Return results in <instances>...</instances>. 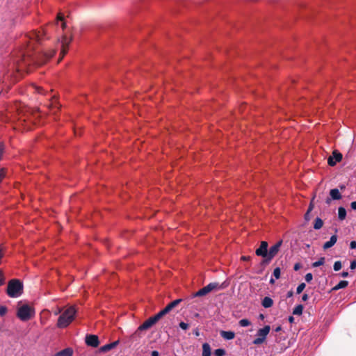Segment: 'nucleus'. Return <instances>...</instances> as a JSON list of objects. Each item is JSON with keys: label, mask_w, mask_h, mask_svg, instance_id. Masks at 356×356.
Listing matches in <instances>:
<instances>
[{"label": "nucleus", "mask_w": 356, "mask_h": 356, "mask_svg": "<svg viewBox=\"0 0 356 356\" xmlns=\"http://www.w3.org/2000/svg\"><path fill=\"white\" fill-rule=\"evenodd\" d=\"M23 282L18 279L10 280L8 282L6 293L10 298H16L21 296L23 293Z\"/></svg>", "instance_id": "f257e3e1"}, {"label": "nucleus", "mask_w": 356, "mask_h": 356, "mask_svg": "<svg viewBox=\"0 0 356 356\" xmlns=\"http://www.w3.org/2000/svg\"><path fill=\"white\" fill-rule=\"evenodd\" d=\"M76 311L74 306L68 307L59 317L57 326L60 328L67 327L74 320Z\"/></svg>", "instance_id": "f03ea898"}, {"label": "nucleus", "mask_w": 356, "mask_h": 356, "mask_svg": "<svg viewBox=\"0 0 356 356\" xmlns=\"http://www.w3.org/2000/svg\"><path fill=\"white\" fill-rule=\"evenodd\" d=\"M34 311L28 305H24L19 307L17 316L22 321H27L34 316Z\"/></svg>", "instance_id": "7ed1b4c3"}, {"label": "nucleus", "mask_w": 356, "mask_h": 356, "mask_svg": "<svg viewBox=\"0 0 356 356\" xmlns=\"http://www.w3.org/2000/svg\"><path fill=\"white\" fill-rule=\"evenodd\" d=\"M282 243V241H279L270 248L269 250H268V258L266 259H262V261L260 262V265L261 266H266L270 264L271 260L277 254L278 252L280 251Z\"/></svg>", "instance_id": "20e7f679"}, {"label": "nucleus", "mask_w": 356, "mask_h": 356, "mask_svg": "<svg viewBox=\"0 0 356 356\" xmlns=\"http://www.w3.org/2000/svg\"><path fill=\"white\" fill-rule=\"evenodd\" d=\"M224 289V286L222 284L220 285L217 282H211L207 286H204L199 291H197L196 293L193 294V297H200V296H206L209 292L212 291L214 289Z\"/></svg>", "instance_id": "39448f33"}, {"label": "nucleus", "mask_w": 356, "mask_h": 356, "mask_svg": "<svg viewBox=\"0 0 356 356\" xmlns=\"http://www.w3.org/2000/svg\"><path fill=\"white\" fill-rule=\"evenodd\" d=\"M270 330V325H265L263 328L259 329L257 332V338L252 341L254 345L261 344L266 339L267 335L269 334Z\"/></svg>", "instance_id": "423d86ee"}, {"label": "nucleus", "mask_w": 356, "mask_h": 356, "mask_svg": "<svg viewBox=\"0 0 356 356\" xmlns=\"http://www.w3.org/2000/svg\"><path fill=\"white\" fill-rule=\"evenodd\" d=\"M30 59L25 58L23 55V58L21 60L17 61L16 74H14V81H17L19 77L22 75V72L24 71L26 66L29 65Z\"/></svg>", "instance_id": "0eeeda50"}, {"label": "nucleus", "mask_w": 356, "mask_h": 356, "mask_svg": "<svg viewBox=\"0 0 356 356\" xmlns=\"http://www.w3.org/2000/svg\"><path fill=\"white\" fill-rule=\"evenodd\" d=\"M160 317L156 314L154 316L149 318L147 320H146L143 324H141L136 331L135 334H138V332L140 331H143L145 330H147L152 327L154 324H156L159 320Z\"/></svg>", "instance_id": "6e6552de"}, {"label": "nucleus", "mask_w": 356, "mask_h": 356, "mask_svg": "<svg viewBox=\"0 0 356 356\" xmlns=\"http://www.w3.org/2000/svg\"><path fill=\"white\" fill-rule=\"evenodd\" d=\"M72 37L68 38L66 35H63L62 36L61 50H60V58L58 59V63L62 60L63 57L67 53L69 45H70V42H72Z\"/></svg>", "instance_id": "1a4fd4ad"}, {"label": "nucleus", "mask_w": 356, "mask_h": 356, "mask_svg": "<svg viewBox=\"0 0 356 356\" xmlns=\"http://www.w3.org/2000/svg\"><path fill=\"white\" fill-rule=\"evenodd\" d=\"M268 242L263 241L261 242L259 247L256 249L255 254L258 257H261L263 259H266L268 258Z\"/></svg>", "instance_id": "9d476101"}, {"label": "nucleus", "mask_w": 356, "mask_h": 356, "mask_svg": "<svg viewBox=\"0 0 356 356\" xmlns=\"http://www.w3.org/2000/svg\"><path fill=\"white\" fill-rule=\"evenodd\" d=\"M181 299H177L170 302L165 308L161 310L157 315L161 318L163 316L168 314L173 308L177 307L181 302Z\"/></svg>", "instance_id": "9b49d317"}, {"label": "nucleus", "mask_w": 356, "mask_h": 356, "mask_svg": "<svg viewBox=\"0 0 356 356\" xmlns=\"http://www.w3.org/2000/svg\"><path fill=\"white\" fill-rule=\"evenodd\" d=\"M85 342L88 346L92 348H97L99 344V337L95 334H86Z\"/></svg>", "instance_id": "f8f14e48"}, {"label": "nucleus", "mask_w": 356, "mask_h": 356, "mask_svg": "<svg viewBox=\"0 0 356 356\" xmlns=\"http://www.w3.org/2000/svg\"><path fill=\"white\" fill-rule=\"evenodd\" d=\"M342 157V154L339 151L334 150L332 152V155L329 156L327 163L330 166H334L337 162L341 161Z\"/></svg>", "instance_id": "ddd939ff"}, {"label": "nucleus", "mask_w": 356, "mask_h": 356, "mask_svg": "<svg viewBox=\"0 0 356 356\" xmlns=\"http://www.w3.org/2000/svg\"><path fill=\"white\" fill-rule=\"evenodd\" d=\"M47 33L44 30L42 31H33L29 35V38L31 40H35L37 42H40L42 40L43 36H45Z\"/></svg>", "instance_id": "4468645a"}, {"label": "nucleus", "mask_w": 356, "mask_h": 356, "mask_svg": "<svg viewBox=\"0 0 356 356\" xmlns=\"http://www.w3.org/2000/svg\"><path fill=\"white\" fill-rule=\"evenodd\" d=\"M56 54L55 49H49L42 53V60L38 61L39 65L44 64L47 60H49Z\"/></svg>", "instance_id": "2eb2a0df"}, {"label": "nucleus", "mask_w": 356, "mask_h": 356, "mask_svg": "<svg viewBox=\"0 0 356 356\" xmlns=\"http://www.w3.org/2000/svg\"><path fill=\"white\" fill-rule=\"evenodd\" d=\"M118 343H119L118 341H113L112 343H110L106 344L104 346H102V347H100L99 350L100 353L108 352L109 350H111L113 348H115L118 346Z\"/></svg>", "instance_id": "dca6fc26"}, {"label": "nucleus", "mask_w": 356, "mask_h": 356, "mask_svg": "<svg viewBox=\"0 0 356 356\" xmlns=\"http://www.w3.org/2000/svg\"><path fill=\"white\" fill-rule=\"evenodd\" d=\"M220 334L225 340H232L235 337V333L233 331L221 330Z\"/></svg>", "instance_id": "f3484780"}, {"label": "nucleus", "mask_w": 356, "mask_h": 356, "mask_svg": "<svg viewBox=\"0 0 356 356\" xmlns=\"http://www.w3.org/2000/svg\"><path fill=\"white\" fill-rule=\"evenodd\" d=\"M337 241V236L332 235L330 237V240L323 244V249L327 250V249L330 248L336 243Z\"/></svg>", "instance_id": "a211bd4d"}, {"label": "nucleus", "mask_w": 356, "mask_h": 356, "mask_svg": "<svg viewBox=\"0 0 356 356\" xmlns=\"http://www.w3.org/2000/svg\"><path fill=\"white\" fill-rule=\"evenodd\" d=\"M73 350L72 348H66L60 351H58L54 356H72Z\"/></svg>", "instance_id": "6ab92c4d"}, {"label": "nucleus", "mask_w": 356, "mask_h": 356, "mask_svg": "<svg viewBox=\"0 0 356 356\" xmlns=\"http://www.w3.org/2000/svg\"><path fill=\"white\" fill-rule=\"evenodd\" d=\"M330 195L331 199L334 200H338L341 198V195L337 188L331 189L330 191Z\"/></svg>", "instance_id": "aec40b11"}, {"label": "nucleus", "mask_w": 356, "mask_h": 356, "mask_svg": "<svg viewBox=\"0 0 356 356\" xmlns=\"http://www.w3.org/2000/svg\"><path fill=\"white\" fill-rule=\"evenodd\" d=\"M273 299L268 296L265 297L261 301V305L264 308H270L273 306Z\"/></svg>", "instance_id": "412c9836"}, {"label": "nucleus", "mask_w": 356, "mask_h": 356, "mask_svg": "<svg viewBox=\"0 0 356 356\" xmlns=\"http://www.w3.org/2000/svg\"><path fill=\"white\" fill-rule=\"evenodd\" d=\"M347 215L346 210L343 207H339L338 208V219L341 221L346 219Z\"/></svg>", "instance_id": "4be33fe9"}, {"label": "nucleus", "mask_w": 356, "mask_h": 356, "mask_svg": "<svg viewBox=\"0 0 356 356\" xmlns=\"http://www.w3.org/2000/svg\"><path fill=\"white\" fill-rule=\"evenodd\" d=\"M211 347L208 343L202 344V356H211Z\"/></svg>", "instance_id": "5701e85b"}, {"label": "nucleus", "mask_w": 356, "mask_h": 356, "mask_svg": "<svg viewBox=\"0 0 356 356\" xmlns=\"http://www.w3.org/2000/svg\"><path fill=\"white\" fill-rule=\"evenodd\" d=\"M348 285V282L346 280L340 281L336 286L332 288L333 291H338L341 289L346 288Z\"/></svg>", "instance_id": "b1692460"}, {"label": "nucleus", "mask_w": 356, "mask_h": 356, "mask_svg": "<svg viewBox=\"0 0 356 356\" xmlns=\"http://www.w3.org/2000/svg\"><path fill=\"white\" fill-rule=\"evenodd\" d=\"M323 225V222L321 218L317 217L315 219L314 224V228L316 230L320 229Z\"/></svg>", "instance_id": "393cba45"}, {"label": "nucleus", "mask_w": 356, "mask_h": 356, "mask_svg": "<svg viewBox=\"0 0 356 356\" xmlns=\"http://www.w3.org/2000/svg\"><path fill=\"white\" fill-rule=\"evenodd\" d=\"M302 311H303V306L302 305H298L294 307V309L293 310V314L300 316L302 314Z\"/></svg>", "instance_id": "a878e982"}, {"label": "nucleus", "mask_w": 356, "mask_h": 356, "mask_svg": "<svg viewBox=\"0 0 356 356\" xmlns=\"http://www.w3.org/2000/svg\"><path fill=\"white\" fill-rule=\"evenodd\" d=\"M58 21L61 22V27L63 29H65L66 27V23L64 22V16L61 13H58L57 15V22Z\"/></svg>", "instance_id": "bb28decb"}, {"label": "nucleus", "mask_w": 356, "mask_h": 356, "mask_svg": "<svg viewBox=\"0 0 356 356\" xmlns=\"http://www.w3.org/2000/svg\"><path fill=\"white\" fill-rule=\"evenodd\" d=\"M325 257H321L318 261H316L312 264V267L316 268V267L323 265L325 263Z\"/></svg>", "instance_id": "cd10ccee"}, {"label": "nucleus", "mask_w": 356, "mask_h": 356, "mask_svg": "<svg viewBox=\"0 0 356 356\" xmlns=\"http://www.w3.org/2000/svg\"><path fill=\"white\" fill-rule=\"evenodd\" d=\"M213 354L215 356H224L226 354V351L223 348H218L214 350Z\"/></svg>", "instance_id": "c85d7f7f"}, {"label": "nucleus", "mask_w": 356, "mask_h": 356, "mask_svg": "<svg viewBox=\"0 0 356 356\" xmlns=\"http://www.w3.org/2000/svg\"><path fill=\"white\" fill-rule=\"evenodd\" d=\"M238 324L241 327H248L250 325V321L247 318H243L239 321Z\"/></svg>", "instance_id": "c756f323"}, {"label": "nucleus", "mask_w": 356, "mask_h": 356, "mask_svg": "<svg viewBox=\"0 0 356 356\" xmlns=\"http://www.w3.org/2000/svg\"><path fill=\"white\" fill-rule=\"evenodd\" d=\"M273 275L276 280L279 279L280 277V275H281L280 268H279V267L275 268L273 270Z\"/></svg>", "instance_id": "7c9ffc66"}, {"label": "nucleus", "mask_w": 356, "mask_h": 356, "mask_svg": "<svg viewBox=\"0 0 356 356\" xmlns=\"http://www.w3.org/2000/svg\"><path fill=\"white\" fill-rule=\"evenodd\" d=\"M305 286H306L305 283L302 282V283L300 284L296 289V293L297 294L301 293L302 292V291L305 289Z\"/></svg>", "instance_id": "2f4dec72"}, {"label": "nucleus", "mask_w": 356, "mask_h": 356, "mask_svg": "<svg viewBox=\"0 0 356 356\" xmlns=\"http://www.w3.org/2000/svg\"><path fill=\"white\" fill-rule=\"evenodd\" d=\"M341 262L340 261H337L334 262L333 265V269L334 271H339L341 268Z\"/></svg>", "instance_id": "473e14b6"}, {"label": "nucleus", "mask_w": 356, "mask_h": 356, "mask_svg": "<svg viewBox=\"0 0 356 356\" xmlns=\"http://www.w3.org/2000/svg\"><path fill=\"white\" fill-rule=\"evenodd\" d=\"M179 327L184 330H186L188 328L189 325L184 321H181L179 323Z\"/></svg>", "instance_id": "72a5a7b5"}, {"label": "nucleus", "mask_w": 356, "mask_h": 356, "mask_svg": "<svg viewBox=\"0 0 356 356\" xmlns=\"http://www.w3.org/2000/svg\"><path fill=\"white\" fill-rule=\"evenodd\" d=\"M7 311H8V309L6 306H1L0 307V316H4L6 314Z\"/></svg>", "instance_id": "f704fd0d"}, {"label": "nucleus", "mask_w": 356, "mask_h": 356, "mask_svg": "<svg viewBox=\"0 0 356 356\" xmlns=\"http://www.w3.org/2000/svg\"><path fill=\"white\" fill-rule=\"evenodd\" d=\"M305 281L307 282H310L313 279V275L311 273H308L305 276Z\"/></svg>", "instance_id": "c9c22d12"}, {"label": "nucleus", "mask_w": 356, "mask_h": 356, "mask_svg": "<svg viewBox=\"0 0 356 356\" xmlns=\"http://www.w3.org/2000/svg\"><path fill=\"white\" fill-rule=\"evenodd\" d=\"M4 177H5V170L3 168H1L0 169V184L2 182Z\"/></svg>", "instance_id": "e433bc0d"}, {"label": "nucleus", "mask_w": 356, "mask_h": 356, "mask_svg": "<svg viewBox=\"0 0 356 356\" xmlns=\"http://www.w3.org/2000/svg\"><path fill=\"white\" fill-rule=\"evenodd\" d=\"M350 268L351 270H355L356 269V261L355 260H353L350 262Z\"/></svg>", "instance_id": "4c0bfd02"}, {"label": "nucleus", "mask_w": 356, "mask_h": 356, "mask_svg": "<svg viewBox=\"0 0 356 356\" xmlns=\"http://www.w3.org/2000/svg\"><path fill=\"white\" fill-rule=\"evenodd\" d=\"M4 284V278L3 276V273L0 269V286H2Z\"/></svg>", "instance_id": "58836bf2"}, {"label": "nucleus", "mask_w": 356, "mask_h": 356, "mask_svg": "<svg viewBox=\"0 0 356 356\" xmlns=\"http://www.w3.org/2000/svg\"><path fill=\"white\" fill-rule=\"evenodd\" d=\"M350 249H355L356 248V241H352L350 243Z\"/></svg>", "instance_id": "ea45409f"}, {"label": "nucleus", "mask_w": 356, "mask_h": 356, "mask_svg": "<svg viewBox=\"0 0 356 356\" xmlns=\"http://www.w3.org/2000/svg\"><path fill=\"white\" fill-rule=\"evenodd\" d=\"M348 275H349V273L348 271H343L342 273H340V276L342 277H348Z\"/></svg>", "instance_id": "a19ab883"}, {"label": "nucleus", "mask_w": 356, "mask_h": 356, "mask_svg": "<svg viewBox=\"0 0 356 356\" xmlns=\"http://www.w3.org/2000/svg\"><path fill=\"white\" fill-rule=\"evenodd\" d=\"M309 298V296L307 294V293H304L302 296V301H307Z\"/></svg>", "instance_id": "79ce46f5"}, {"label": "nucleus", "mask_w": 356, "mask_h": 356, "mask_svg": "<svg viewBox=\"0 0 356 356\" xmlns=\"http://www.w3.org/2000/svg\"><path fill=\"white\" fill-rule=\"evenodd\" d=\"M251 259V257L250 256H242L241 260L243 261H250Z\"/></svg>", "instance_id": "37998d69"}, {"label": "nucleus", "mask_w": 356, "mask_h": 356, "mask_svg": "<svg viewBox=\"0 0 356 356\" xmlns=\"http://www.w3.org/2000/svg\"><path fill=\"white\" fill-rule=\"evenodd\" d=\"M293 296V291L292 290L289 291L286 293V298H291Z\"/></svg>", "instance_id": "c03bdc74"}, {"label": "nucleus", "mask_w": 356, "mask_h": 356, "mask_svg": "<svg viewBox=\"0 0 356 356\" xmlns=\"http://www.w3.org/2000/svg\"><path fill=\"white\" fill-rule=\"evenodd\" d=\"M350 207L352 209L356 210V201L351 202Z\"/></svg>", "instance_id": "a18cd8bd"}, {"label": "nucleus", "mask_w": 356, "mask_h": 356, "mask_svg": "<svg viewBox=\"0 0 356 356\" xmlns=\"http://www.w3.org/2000/svg\"><path fill=\"white\" fill-rule=\"evenodd\" d=\"M151 356H159V353L157 350H153L151 353Z\"/></svg>", "instance_id": "49530a36"}, {"label": "nucleus", "mask_w": 356, "mask_h": 356, "mask_svg": "<svg viewBox=\"0 0 356 356\" xmlns=\"http://www.w3.org/2000/svg\"><path fill=\"white\" fill-rule=\"evenodd\" d=\"M313 208H314L313 204L310 203V204H309V206L308 207V209H307L308 213H310L312 211Z\"/></svg>", "instance_id": "de8ad7c7"}, {"label": "nucleus", "mask_w": 356, "mask_h": 356, "mask_svg": "<svg viewBox=\"0 0 356 356\" xmlns=\"http://www.w3.org/2000/svg\"><path fill=\"white\" fill-rule=\"evenodd\" d=\"M305 218L306 220H309V213H308V211H307L306 213L305 214Z\"/></svg>", "instance_id": "09e8293b"}, {"label": "nucleus", "mask_w": 356, "mask_h": 356, "mask_svg": "<svg viewBox=\"0 0 356 356\" xmlns=\"http://www.w3.org/2000/svg\"><path fill=\"white\" fill-rule=\"evenodd\" d=\"M299 268H300V264H296L294 265L293 269H294L295 270H299Z\"/></svg>", "instance_id": "8fccbe9b"}, {"label": "nucleus", "mask_w": 356, "mask_h": 356, "mask_svg": "<svg viewBox=\"0 0 356 356\" xmlns=\"http://www.w3.org/2000/svg\"><path fill=\"white\" fill-rule=\"evenodd\" d=\"M282 330V327L281 326H277V327L275 328L274 331L275 332H280V330Z\"/></svg>", "instance_id": "3c124183"}, {"label": "nucleus", "mask_w": 356, "mask_h": 356, "mask_svg": "<svg viewBox=\"0 0 356 356\" xmlns=\"http://www.w3.org/2000/svg\"><path fill=\"white\" fill-rule=\"evenodd\" d=\"M289 321L290 323H293V322H294V318H293V316H290L289 317Z\"/></svg>", "instance_id": "603ef678"}, {"label": "nucleus", "mask_w": 356, "mask_h": 356, "mask_svg": "<svg viewBox=\"0 0 356 356\" xmlns=\"http://www.w3.org/2000/svg\"><path fill=\"white\" fill-rule=\"evenodd\" d=\"M33 87L34 89H37V90H39V89H42V88L41 86H36L33 84H32Z\"/></svg>", "instance_id": "864d4df0"}, {"label": "nucleus", "mask_w": 356, "mask_h": 356, "mask_svg": "<svg viewBox=\"0 0 356 356\" xmlns=\"http://www.w3.org/2000/svg\"><path fill=\"white\" fill-rule=\"evenodd\" d=\"M331 200H332V199H331V197H327V198L326 199V200H325V202H326L327 204H330V203Z\"/></svg>", "instance_id": "5fc2aeb1"}, {"label": "nucleus", "mask_w": 356, "mask_h": 356, "mask_svg": "<svg viewBox=\"0 0 356 356\" xmlns=\"http://www.w3.org/2000/svg\"><path fill=\"white\" fill-rule=\"evenodd\" d=\"M269 282H270V284H274V282H275L274 279L273 277H271Z\"/></svg>", "instance_id": "6e6d98bb"}, {"label": "nucleus", "mask_w": 356, "mask_h": 356, "mask_svg": "<svg viewBox=\"0 0 356 356\" xmlns=\"http://www.w3.org/2000/svg\"><path fill=\"white\" fill-rule=\"evenodd\" d=\"M259 318H261V319H264V314H261L259 315Z\"/></svg>", "instance_id": "4d7b16f0"}, {"label": "nucleus", "mask_w": 356, "mask_h": 356, "mask_svg": "<svg viewBox=\"0 0 356 356\" xmlns=\"http://www.w3.org/2000/svg\"><path fill=\"white\" fill-rule=\"evenodd\" d=\"M195 335H196V336H198V335H199V332H198V331H197V330H196V331L195 332Z\"/></svg>", "instance_id": "13d9d810"}]
</instances>
